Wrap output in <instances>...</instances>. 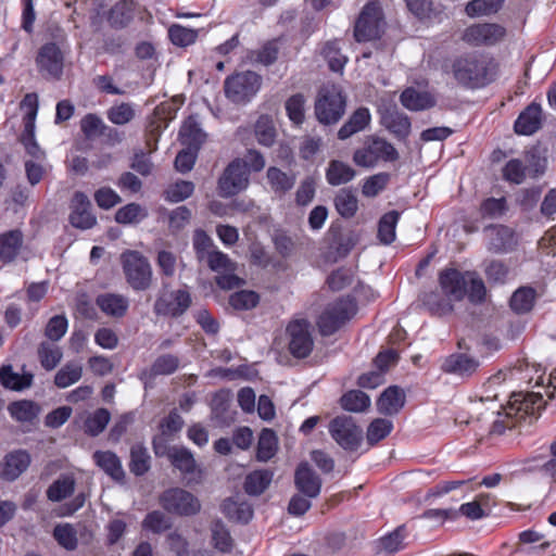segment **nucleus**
Wrapping results in <instances>:
<instances>
[{"label":"nucleus","mask_w":556,"mask_h":556,"mask_svg":"<svg viewBox=\"0 0 556 556\" xmlns=\"http://www.w3.org/2000/svg\"><path fill=\"white\" fill-rule=\"evenodd\" d=\"M439 282L442 292L453 302L463 300L465 295L471 303H481L485 298L484 282L475 271L447 268L440 273Z\"/></svg>","instance_id":"nucleus-2"},{"label":"nucleus","mask_w":556,"mask_h":556,"mask_svg":"<svg viewBox=\"0 0 556 556\" xmlns=\"http://www.w3.org/2000/svg\"><path fill=\"white\" fill-rule=\"evenodd\" d=\"M542 126V109L540 104L531 103L515 122V131L519 135L530 136Z\"/></svg>","instance_id":"nucleus-23"},{"label":"nucleus","mask_w":556,"mask_h":556,"mask_svg":"<svg viewBox=\"0 0 556 556\" xmlns=\"http://www.w3.org/2000/svg\"><path fill=\"white\" fill-rule=\"evenodd\" d=\"M262 77L252 71L237 73L225 80L226 97L235 103L249 102L260 90Z\"/></svg>","instance_id":"nucleus-8"},{"label":"nucleus","mask_w":556,"mask_h":556,"mask_svg":"<svg viewBox=\"0 0 556 556\" xmlns=\"http://www.w3.org/2000/svg\"><path fill=\"white\" fill-rule=\"evenodd\" d=\"M384 20L378 1L368 2L355 22L354 37L358 42L370 41L380 37Z\"/></svg>","instance_id":"nucleus-6"},{"label":"nucleus","mask_w":556,"mask_h":556,"mask_svg":"<svg viewBox=\"0 0 556 556\" xmlns=\"http://www.w3.org/2000/svg\"><path fill=\"white\" fill-rule=\"evenodd\" d=\"M223 513L231 520L248 522L253 516V509L247 502L227 498L222 505Z\"/></svg>","instance_id":"nucleus-38"},{"label":"nucleus","mask_w":556,"mask_h":556,"mask_svg":"<svg viewBox=\"0 0 556 556\" xmlns=\"http://www.w3.org/2000/svg\"><path fill=\"white\" fill-rule=\"evenodd\" d=\"M258 301V294L250 290L235 292L229 298V304L235 309H251L257 305Z\"/></svg>","instance_id":"nucleus-61"},{"label":"nucleus","mask_w":556,"mask_h":556,"mask_svg":"<svg viewBox=\"0 0 556 556\" xmlns=\"http://www.w3.org/2000/svg\"><path fill=\"white\" fill-rule=\"evenodd\" d=\"M420 301L433 315L443 316L453 311V301L442 291L424 292L420 295Z\"/></svg>","instance_id":"nucleus-28"},{"label":"nucleus","mask_w":556,"mask_h":556,"mask_svg":"<svg viewBox=\"0 0 556 556\" xmlns=\"http://www.w3.org/2000/svg\"><path fill=\"white\" fill-rule=\"evenodd\" d=\"M83 366L77 362H68L54 376V384L60 389L71 387L80 380Z\"/></svg>","instance_id":"nucleus-39"},{"label":"nucleus","mask_w":556,"mask_h":556,"mask_svg":"<svg viewBox=\"0 0 556 556\" xmlns=\"http://www.w3.org/2000/svg\"><path fill=\"white\" fill-rule=\"evenodd\" d=\"M130 471L136 476H142L150 469V455L140 443H136L130 450Z\"/></svg>","instance_id":"nucleus-47"},{"label":"nucleus","mask_w":556,"mask_h":556,"mask_svg":"<svg viewBox=\"0 0 556 556\" xmlns=\"http://www.w3.org/2000/svg\"><path fill=\"white\" fill-rule=\"evenodd\" d=\"M159 504L168 514L190 517L201 510L200 500L182 488H169L159 496Z\"/></svg>","instance_id":"nucleus-5"},{"label":"nucleus","mask_w":556,"mask_h":556,"mask_svg":"<svg viewBox=\"0 0 556 556\" xmlns=\"http://www.w3.org/2000/svg\"><path fill=\"white\" fill-rule=\"evenodd\" d=\"M110 412L105 408H98L85 420V432L96 437L100 434L110 421Z\"/></svg>","instance_id":"nucleus-52"},{"label":"nucleus","mask_w":556,"mask_h":556,"mask_svg":"<svg viewBox=\"0 0 556 556\" xmlns=\"http://www.w3.org/2000/svg\"><path fill=\"white\" fill-rule=\"evenodd\" d=\"M355 313L352 300L341 298L330 303L320 314L317 325L323 336H331L339 330Z\"/></svg>","instance_id":"nucleus-10"},{"label":"nucleus","mask_w":556,"mask_h":556,"mask_svg":"<svg viewBox=\"0 0 556 556\" xmlns=\"http://www.w3.org/2000/svg\"><path fill=\"white\" fill-rule=\"evenodd\" d=\"M526 165L518 159H513L503 168V178L509 182L519 185L526 178Z\"/></svg>","instance_id":"nucleus-62"},{"label":"nucleus","mask_w":556,"mask_h":556,"mask_svg":"<svg viewBox=\"0 0 556 556\" xmlns=\"http://www.w3.org/2000/svg\"><path fill=\"white\" fill-rule=\"evenodd\" d=\"M332 439L344 450H356L362 441L363 431L352 417L339 416L329 425Z\"/></svg>","instance_id":"nucleus-14"},{"label":"nucleus","mask_w":556,"mask_h":556,"mask_svg":"<svg viewBox=\"0 0 556 556\" xmlns=\"http://www.w3.org/2000/svg\"><path fill=\"white\" fill-rule=\"evenodd\" d=\"M53 536L67 551H74L77 547V531L70 523L58 525L53 530Z\"/></svg>","instance_id":"nucleus-53"},{"label":"nucleus","mask_w":556,"mask_h":556,"mask_svg":"<svg viewBox=\"0 0 556 556\" xmlns=\"http://www.w3.org/2000/svg\"><path fill=\"white\" fill-rule=\"evenodd\" d=\"M277 450V438L274 431L269 429L262 430L256 451V458L260 462L269 460L276 453Z\"/></svg>","instance_id":"nucleus-50"},{"label":"nucleus","mask_w":556,"mask_h":556,"mask_svg":"<svg viewBox=\"0 0 556 556\" xmlns=\"http://www.w3.org/2000/svg\"><path fill=\"white\" fill-rule=\"evenodd\" d=\"M356 172L349 164L332 160L326 170V179L331 186H340L354 179Z\"/></svg>","instance_id":"nucleus-31"},{"label":"nucleus","mask_w":556,"mask_h":556,"mask_svg":"<svg viewBox=\"0 0 556 556\" xmlns=\"http://www.w3.org/2000/svg\"><path fill=\"white\" fill-rule=\"evenodd\" d=\"M397 159L399 153L395 148L378 137L368 138L364 147L356 150L353 155V161L362 167H372L381 160L392 162Z\"/></svg>","instance_id":"nucleus-9"},{"label":"nucleus","mask_w":556,"mask_h":556,"mask_svg":"<svg viewBox=\"0 0 556 556\" xmlns=\"http://www.w3.org/2000/svg\"><path fill=\"white\" fill-rule=\"evenodd\" d=\"M168 36L175 46L187 47L197 40L198 30L174 24L168 29Z\"/></svg>","instance_id":"nucleus-57"},{"label":"nucleus","mask_w":556,"mask_h":556,"mask_svg":"<svg viewBox=\"0 0 556 556\" xmlns=\"http://www.w3.org/2000/svg\"><path fill=\"white\" fill-rule=\"evenodd\" d=\"M191 294L184 289L163 291L154 303V313L160 316L177 318L191 306Z\"/></svg>","instance_id":"nucleus-12"},{"label":"nucleus","mask_w":556,"mask_h":556,"mask_svg":"<svg viewBox=\"0 0 556 556\" xmlns=\"http://www.w3.org/2000/svg\"><path fill=\"white\" fill-rule=\"evenodd\" d=\"M168 458L172 465L180 472L193 473L197 467L193 455L186 447L174 446L168 450Z\"/></svg>","instance_id":"nucleus-37"},{"label":"nucleus","mask_w":556,"mask_h":556,"mask_svg":"<svg viewBox=\"0 0 556 556\" xmlns=\"http://www.w3.org/2000/svg\"><path fill=\"white\" fill-rule=\"evenodd\" d=\"M405 394L399 387H389L377 401V408L381 414L394 415L404 406Z\"/></svg>","instance_id":"nucleus-26"},{"label":"nucleus","mask_w":556,"mask_h":556,"mask_svg":"<svg viewBox=\"0 0 556 556\" xmlns=\"http://www.w3.org/2000/svg\"><path fill=\"white\" fill-rule=\"evenodd\" d=\"M289 351L296 358H305L313 351L314 340L306 320H294L287 327Z\"/></svg>","instance_id":"nucleus-15"},{"label":"nucleus","mask_w":556,"mask_h":556,"mask_svg":"<svg viewBox=\"0 0 556 556\" xmlns=\"http://www.w3.org/2000/svg\"><path fill=\"white\" fill-rule=\"evenodd\" d=\"M506 35V29L498 24H475L467 27L463 40L471 46H493Z\"/></svg>","instance_id":"nucleus-17"},{"label":"nucleus","mask_w":556,"mask_h":556,"mask_svg":"<svg viewBox=\"0 0 556 556\" xmlns=\"http://www.w3.org/2000/svg\"><path fill=\"white\" fill-rule=\"evenodd\" d=\"M38 357L46 370H52L61 362L63 353L54 342L43 341L38 348Z\"/></svg>","instance_id":"nucleus-43"},{"label":"nucleus","mask_w":556,"mask_h":556,"mask_svg":"<svg viewBox=\"0 0 556 556\" xmlns=\"http://www.w3.org/2000/svg\"><path fill=\"white\" fill-rule=\"evenodd\" d=\"M136 3L132 0L118 1L110 12L109 21L117 28L126 27L135 17Z\"/></svg>","instance_id":"nucleus-34"},{"label":"nucleus","mask_w":556,"mask_h":556,"mask_svg":"<svg viewBox=\"0 0 556 556\" xmlns=\"http://www.w3.org/2000/svg\"><path fill=\"white\" fill-rule=\"evenodd\" d=\"M75 479L65 475L56 479L47 490V497L52 502H60L73 494Z\"/></svg>","instance_id":"nucleus-44"},{"label":"nucleus","mask_w":556,"mask_h":556,"mask_svg":"<svg viewBox=\"0 0 556 556\" xmlns=\"http://www.w3.org/2000/svg\"><path fill=\"white\" fill-rule=\"evenodd\" d=\"M71 207L70 220L74 227L89 229L96 225L97 218L91 212V202L85 193L80 191L75 192Z\"/></svg>","instance_id":"nucleus-19"},{"label":"nucleus","mask_w":556,"mask_h":556,"mask_svg":"<svg viewBox=\"0 0 556 556\" xmlns=\"http://www.w3.org/2000/svg\"><path fill=\"white\" fill-rule=\"evenodd\" d=\"M0 382L7 389L22 391L31 386L33 375L29 372L20 374L14 371L11 365H4L0 368Z\"/></svg>","instance_id":"nucleus-30"},{"label":"nucleus","mask_w":556,"mask_h":556,"mask_svg":"<svg viewBox=\"0 0 556 556\" xmlns=\"http://www.w3.org/2000/svg\"><path fill=\"white\" fill-rule=\"evenodd\" d=\"M393 429L391 420L384 418H377L370 422L367 429V442L375 445L390 434Z\"/></svg>","instance_id":"nucleus-55"},{"label":"nucleus","mask_w":556,"mask_h":556,"mask_svg":"<svg viewBox=\"0 0 556 556\" xmlns=\"http://www.w3.org/2000/svg\"><path fill=\"white\" fill-rule=\"evenodd\" d=\"M535 290L531 287H520L510 298V307L517 314H525L531 311L535 302Z\"/></svg>","instance_id":"nucleus-41"},{"label":"nucleus","mask_w":556,"mask_h":556,"mask_svg":"<svg viewBox=\"0 0 556 556\" xmlns=\"http://www.w3.org/2000/svg\"><path fill=\"white\" fill-rule=\"evenodd\" d=\"M97 305L108 316L121 318L126 315L129 301L122 294L105 293L97 298Z\"/></svg>","instance_id":"nucleus-25"},{"label":"nucleus","mask_w":556,"mask_h":556,"mask_svg":"<svg viewBox=\"0 0 556 556\" xmlns=\"http://www.w3.org/2000/svg\"><path fill=\"white\" fill-rule=\"evenodd\" d=\"M406 539V529L404 526H400L379 540L378 549L386 554H395L407 546Z\"/></svg>","instance_id":"nucleus-35"},{"label":"nucleus","mask_w":556,"mask_h":556,"mask_svg":"<svg viewBox=\"0 0 556 556\" xmlns=\"http://www.w3.org/2000/svg\"><path fill=\"white\" fill-rule=\"evenodd\" d=\"M388 129L399 139H406L410 132V121L405 114H392L389 117Z\"/></svg>","instance_id":"nucleus-63"},{"label":"nucleus","mask_w":556,"mask_h":556,"mask_svg":"<svg viewBox=\"0 0 556 556\" xmlns=\"http://www.w3.org/2000/svg\"><path fill=\"white\" fill-rule=\"evenodd\" d=\"M204 260H206L208 267L218 274L216 283L219 288L231 290L244 283V281L235 274L237 264L231 261L227 254L215 250L211 251Z\"/></svg>","instance_id":"nucleus-11"},{"label":"nucleus","mask_w":556,"mask_h":556,"mask_svg":"<svg viewBox=\"0 0 556 556\" xmlns=\"http://www.w3.org/2000/svg\"><path fill=\"white\" fill-rule=\"evenodd\" d=\"M70 52L65 38L43 43L37 51V72L47 80H60L63 76L65 58Z\"/></svg>","instance_id":"nucleus-3"},{"label":"nucleus","mask_w":556,"mask_h":556,"mask_svg":"<svg viewBox=\"0 0 556 556\" xmlns=\"http://www.w3.org/2000/svg\"><path fill=\"white\" fill-rule=\"evenodd\" d=\"M193 191V182L187 180H178L167 187L165 190V199L173 203L181 202L191 197Z\"/></svg>","instance_id":"nucleus-58"},{"label":"nucleus","mask_w":556,"mask_h":556,"mask_svg":"<svg viewBox=\"0 0 556 556\" xmlns=\"http://www.w3.org/2000/svg\"><path fill=\"white\" fill-rule=\"evenodd\" d=\"M325 60L332 72H342L348 58L341 53L338 40L327 41L321 50Z\"/></svg>","instance_id":"nucleus-48"},{"label":"nucleus","mask_w":556,"mask_h":556,"mask_svg":"<svg viewBox=\"0 0 556 556\" xmlns=\"http://www.w3.org/2000/svg\"><path fill=\"white\" fill-rule=\"evenodd\" d=\"M504 0H472L466 5V13L469 16L489 15L496 13Z\"/></svg>","instance_id":"nucleus-59"},{"label":"nucleus","mask_w":556,"mask_h":556,"mask_svg":"<svg viewBox=\"0 0 556 556\" xmlns=\"http://www.w3.org/2000/svg\"><path fill=\"white\" fill-rule=\"evenodd\" d=\"M490 65L489 60L482 55L465 54L446 62L443 72L452 75L458 85L476 89L492 81Z\"/></svg>","instance_id":"nucleus-1"},{"label":"nucleus","mask_w":556,"mask_h":556,"mask_svg":"<svg viewBox=\"0 0 556 556\" xmlns=\"http://www.w3.org/2000/svg\"><path fill=\"white\" fill-rule=\"evenodd\" d=\"M479 366L480 363L475 357L466 353H455L444 359L441 369L446 374L468 377L476 372Z\"/></svg>","instance_id":"nucleus-22"},{"label":"nucleus","mask_w":556,"mask_h":556,"mask_svg":"<svg viewBox=\"0 0 556 556\" xmlns=\"http://www.w3.org/2000/svg\"><path fill=\"white\" fill-rule=\"evenodd\" d=\"M546 402L541 393H518L514 394L509 405L504 408V415L513 418L539 415L545 407Z\"/></svg>","instance_id":"nucleus-16"},{"label":"nucleus","mask_w":556,"mask_h":556,"mask_svg":"<svg viewBox=\"0 0 556 556\" xmlns=\"http://www.w3.org/2000/svg\"><path fill=\"white\" fill-rule=\"evenodd\" d=\"M142 207L139 204L130 203L121 207L115 214V220L119 224L137 223L144 218Z\"/></svg>","instance_id":"nucleus-64"},{"label":"nucleus","mask_w":556,"mask_h":556,"mask_svg":"<svg viewBox=\"0 0 556 556\" xmlns=\"http://www.w3.org/2000/svg\"><path fill=\"white\" fill-rule=\"evenodd\" d=\"M401 103L407 110L422 111L434 106L435 101L429 92L407 88L401 94Z\"/></svg>","instance_id":"nucleus-29"},{"label":"nucleus","mask_w":556,"mask_h":556,"mask_svg":"<svg viewBox=\"0 0 556 556\" xmlns=\"http://www.w3.org/2000/svg\"><path fill=\"white\" fill-rule=\"evenodd\" d=\"M370 122V113L366 108L357 109L349 121L339 129L338 137L341 140L363 130Z\"/></svg>","instance_id":"nucleus-32"},{"label":"nucleus","mask_w":556,"mask_h":556,"mask_svg":"<svg viewBox=\"0 0 556 556\" xmlns=\"http://www.w3.org/2000/svg\"><path fill=\"white\" fill-rule=\"evenodd\" d=\"M24 247V233L20 228L0 233V262L10 264L21 254Z\"/></svg>","instance_id":"nucleus-21"},{"label":"nucleus","mask_w":556,"mask_h":556,"mask_svg":"<svg viewBox=\"0 0 556 556\" xmlns=\"http://www.w3.org/2000/svg\"><path fill=\"white\" fill-rule=\"evenodd\" d=\"M29 464L30 456L26 451H13L3 459L1 477L8 481H13L28 468Z\"/></svg>","instance_id":"nucleus-24"},{"label":"nucleus","mask_w":556,"mask_h":556,"mask_svg":"<svg viewBox=\"0 0 556 556\" xmlns=\"http://www.w3.org/2000/svg\"><path fill=\"white\" fill-rule=\"evenodd\" d=\"M172 519L161 510H152L147 514L141 522V527L146 531L154 534L163 533L172 528Z\"/></svg>","instance_id":"nucleus-45"},{"label":"nucleus","mask_w":556,"mask_h":556,"mask_svg":"<svg viewBox=\"0 0 556 556\" xmlns=\"http://www.w3.org/2000/svg\"><path fill=\"white\" fill-rule=\"evenodd\" d=\"M254 134L257 142L264 147H271L275 143L277 131L271 117L261 115L255 125Z\"/></svg>","instance_id":"nucleus-42"},{"label":"nucleus","mask_w":556,"mask_h":556,"mask_svg":"<svg viewBox=\"0 0 556 556\" xmlns=\"http://www.w3.org/2000/svg\"><path fill=\"white\" fill-rule=\"evenodd\" d=\"M249 185V169L241 159L233 160L224 170L218 180L219 194L232 197L244 190Z\"/></svg>","instance_id":"nucleus-13"},{"label":"nucleus","mask_w":556,"mask_h":556,"mask_svg":"<svg viewBox=\"0 0 556 556\" xmlns=\"http://www.w3.org/2000/svg\"><path fill=\"white\" fill-rule=\"evenodd\" d=\"M121 263L126 281L136 291L150 288L152 268L148 258L138 251H126L121 255Z\"/></svg>","instance_id":"nucleus-4"},{"label":"nucleus","mask_w":556,"mask_h":556,"mask_svg":"<svg viewBox=\"0 0 556 556\" xmlns=\"http://www.w3.org/2000/svg\"><path fill=\"white\" fill-rule=\"evenodd\" d=\"M11 416L21 422H31L39 414V407L31 401H18L9 406Z\"/></svg>","instance_id":"nucleus-49"},{"label":"nucleus","mask_w":556,"mask_h":556,"mask_svg":"<svg viewBox=\"0 0 556 556\" xmlns=\"http://www.w3.org/2000/svg\"><path fill=\"white\" fill-rule=\"evenodd\" d=\"M488 249L493 253H506L517 244L513 229L503 225H493L484 228Z\"/></svg>","instance_id":"nucleus-18"},{"label":"nucleus","mask_w":556,"mask_h":556,"mask_svg":"<svg viewBox=\"0 0 556 556\" xmlns=\"http://www.w3.org/2000/svg\"><path fill=\"white\" fill-rule=\"evenodd\" d=\"M179 136L184 144L197 150L205 139L204 132L194 122L185 123L180 129Z\"/></svg>","instance_id":"nucleus-56"},{"label":"nucleus","mask_w":556,"mask_h":556,"mask_svg":"<svg viewBox=\"0 0 556 556\" xmlns=\"http://www.w3.org/2000/svg\"><path fill=\"white\" fill-rule=\"evenodd\" d=\"M273 476L268 469L252 471L245 477L244 491L253 496L262 494L269 486Z\"/></svg>","instance_id":"nucleus-36"},{"label":"nucleus","mask_w":556,"mask_h":556,"mask_svg":"<svg viewBox=\"0 0 556 556\" xmlns=\"http://www.w3.org/2000/svg\"><path fill=\"white\" fill-rule=\"evenodd\" d=\"M296 490L308 498H316L321 491V479L307 463H301L294 473Z\"/></svg>","instance_id":"nucleus-20"},{"label":"nucleus","mask_w":556,"mask_h":556,"mask_svg":"<svg viewBox=\"0 0 556 556\" xmlns=\"http://www.w3.org/2000/svg\"><path fill=\"white\" fill-rule=\"evenodd\" d=\"M286 111L290 121L301 125L305 118V98L303 94H293L286 101Z\"/></svg>","instance_id":"nucleus-60"},{"label":"nucleus","mask_w":556,"mask_h":556,"mask_svg":"<svg viewBox=\"0 0 556 556\" xmlns=\"http://www.w3.org/2000/svg\"><path fill=\"white\" fill-rule=\"evenodd\" d=\"M136 112L130 103H119L111 106L106 112L108 119L114 125H125L135 118Z\"/></svg>","instance_id":"nucleus-54"},{"label":"nucleus","mask_w":556,"mask_h":556,"mask_svg":"<svg viewBox=\"0 0 556 556\" xmlns=\"http://www.w3.org/2000/svg\"><path fill=\"white\" fill-rule=\"evenodd\" d=\"M344 111L345 99L338 87L327 86L320 89L315 103V114L320 123L334 124L343 116Z\"/></svg>","instance_id":"nucleus-7"},{"label":"nucleus","mask_w":556,"mask_h":556,"mask_svg":"<svg viewBox=\"0 0 556 556\" xmlns=\"http://www.w3.org/2000/svg\"><path fill=\"white\" fill-rule=\"evenodd\" d=\"M266 178L270 189L277 194H285L290 191L295 184V176L280 168L270 166L267 169Z\"/></svg>","instance_id":"nucleus-33"},{"label":"nucleus","mask_w":556,"mask_h":556,"mask_svg":"<svg viewBox=\"0 0 556 556\" xmlns=\"http://www.w3.org/2000/svg\"><path fill=\"white\" fill-rule=\"evenodd\" d=\"M96 464L115 481H122L125 472L119 458L110 451H97L93 454Z\"/></svg>","instance_id":"nucleus-27"},{"label":"nucleus","mask_w":556,"mask_h":556,"mask_svg":"<svg viewBox=\"0 0 556 556\" xmlns=\"http://www.w3.org/2000/svg\"><path fill=\"white\" fill-rule=\"evenodd\" d=\"M400 219L397 211H390L381 216L378 223V239L382 244H391L395 240V228Z\"/></svg>","instance_id":"nucleus-40"},{"label":"nucleus","mask_w":556,"mask_h":556,"mask_svg":"<svg viewBox=\"0 0 556 556\" xmlns=\"http://www.w3.org/2000/svg\"><path fill=\"white\" fill-rule=\"evenodd\" d=\"M334 206L342 217L350 218L357 212L358 201L352 191L342 189L334 198Z\"/></svg>","instance_id":"nucleus-46"},{"label":"nucleus","mask_w":556,"mask_h":556,"mask_svg":"<svg viewBox=\"0 0 556 556\" xmlns=\"http://www.w3.org/2000/svg\"><path fill=\"white\" fill-rule=\"evenodd\" d=\"M341 405L345 410L359 413L369 407L370 399L363 391L353 390L341 397Z\"/></svg>","instance_id":"nucleus-51"}]
</instances>
